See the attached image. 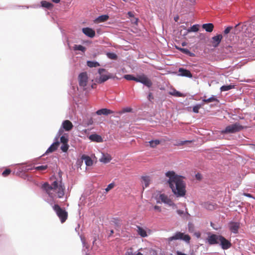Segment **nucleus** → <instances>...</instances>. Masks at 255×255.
<instances>
[{"label": "nucleus", "mask_w": 255, "mask_h": 255, "mask_svg": "<svg viewBox=\"0 0 255 255\" xmlns=\"http://www.w3.org/2000/svg\"><path fill=\"white\" fill-rule=\"evenodd\" d=\"M127 255H133V254L132 252H128L126 254Z\"/></svg>", "instance_id": "nucleus-51"}, {"label": "nucleus", "mask_w": 255, "mask_h": 255, "mask_svg": "<svg viewBox=\"0 0 255 255\" xmlns=\"http://www.w3.org/2000/svg\"><path fill=\"white\" fill-rule=\"evenodd\" d=\"M246 128L240 125V123H236L226 127L224 130L221 131V133L222 134L233 133L239 132Z\"/></svg>", "instance_id": "nucleus-4"}, {"label": "nucleus", "mask_w": 255, "mask_h": 255, "mask_svg": "<svg viewBox=\"0 0 255 255\" xmlns=\"http://www.w3.org/2000/svg\"><path fill=\"white\" fill-rule=\"evenodd\" d=\"M106 70L105 69H99L98 72L101 75L100 78L97 80V82L98 83H103L104 82L108 80L109 79L111 78L112 77L106 75H102L103 72H105Z\"/></svg>", "instance_id": "nucleus-12"}, {"label": "nucleus", "mask_w": 255, "mask_h": 255, "mask_svg": "<svg viewBox=\"0 0 255 255\" xmlns=\"http://www.w3.org/2000/svg\"><path fill=\"white\" fill-rule=\"evenodd\" d=\"M230 230L234 234H237L240 228V223L239 222H231L229 224Z\"/></svg>", "instance_id": "nucleus-13"}, {"label": "nucleus", "mask_w": 255, "mask_h": 255, "mask_svg": "<svg viewBox=\"0 0 255 255\" xmlns=\"http://www.w3.org/2000/svg\"><path fill=\"white\" fill-rule=\"evenodd\" d=\"M11 172V170L9 169H6L2 173V175L3 176H7Z\"/></svg>", "instance_id": "nucleus-42"}, {"label": "nucleus", "mask_w": 255, "mask_h": 255, "mask_svg": "<svg viewBox=\"0 0 255 255\" xmlns=\"http://www.w3.org/2000/svg\"><path fill=\"white\" fill-rule=\"evenodd\" d=\"M62 132H63V130L62 129H60L59 131H58V134H59V136L62 133Z\"/></svg>", "instance_id": "nucleus-52"}, {"label": "nucleus", "mask_w": 255, "mask_h": 255, "mask_svg": "<svg viewBox=\"0 0 255 255\" xmlns=\"http://www.w3.org/2000/svg\"><path fill=\"white\" fill-rule=\"evenodd\" d=\"M203 102H204L205 103H209L213 102H217V103H219V101L217 99V98L215 96H212V97L208 99H203Z\"/></svg>", "instance_id": "nucleus-28"}, {"label": "nucleus", "mask_w": 255, "mask_h": 255, "mask_svg": "<svg viewBox=\"0 0 255 255\" xmlns=\"http://www.w3.org/2000/svg\"><path fill=\"white\" fill-rule=\"evenodd\" d=\"M157 203H163L170 206H176L171 199H170L167 195L164 193L159 194L158 198H157Z\"/></svg>", "instance_id": "nucleus-7"}, {"label": "nucleus", "mask_w": 255, "mask_h": 255, "mask_svg": "<svg viewBox=\"0 0 255 255\" xmlns=\"http://www.w3.org/2000/svg\"><path fill=\"white\" fill-rule=\"evenodd\" d=\"M82 159L84 160V161L85 162V164L87 166H91L92 165L93 162V160L91 159V158L87 155H83L82 156Z\"/></svg>", "instance_id": "nucleus-24"}, {"label": "nucleus", "mask_w": 255, "mask_h": 255, "mask_svg": "<svg viewBox=\"0 0 255 255\" xmlns=\"http://www.w3.org/2000/svg\"><path fill=\"white\" fill-rule=\"evenodd\" d=\"M243 195L245 196H247V197H250V198H252L253 197V196L251 194H249V193H244L243 194Z\"/></svg>", "instance_id": "nucleus-48"}, {"label": "nucleus", "mask_w": 255, "mask_h": 255, "mask_svg": "<svg viewBox=\"0 0 255 255\" xmlns=\"http://www.w3.org/2000/svg\"><path fill=\"white\" fill-rule=\"evenodd\" d=\"M223 39V35L222 34H217L212 37L211 43L212 45L215 47H217Z\"/></svg>", "instance_id": "nucleus-11"}, {"label": "nucleus", "mask_w": 255, "mask_h": 255, "mask_svg": "<svg viewBox=\"0 0 255 255\" xmlns=\"http://www.w3.org/2000/svg\"><path fill=\"white\" fill-rule=\"evenodd\" d=\"M169 94L172 96L177 97H184L186 96L185 95L177 91L175 89H173L172 91L170 92Z\"/></svg>", "instance_id": "nucleus-23"}, {"label": "nucleus", "mask_w": 255, "mask_h": 255, "mask_svg": "<svg viewBox=\"0 0 255 255\" xmlns=\"http://www.w3.org/2000/svg\"><path fill=\"white\" fill-rule=\"evenodd\" d=\"M182 46H185L186 45L185 43V42L182 43Z\"/></svg>", "instance_id": "nucleus-58"}, {"label": "nucleus", "mask_w": 255, "mask_h": 255, "mask_svg": "<svg viewBox=\"0 0 255 255\" xmlns=\"http://www.w3.org/2000/svg\"><path fill=\"white\" fill-rule=\"evenodd\" d=\"M59 142L58 141V138L56 139V141L53 143L48 148L46 151V153L52 152L55 151L59 145Z\"/></svg>", "instance_id": "nucleus-17"}, {"label": "nucleus", "mask_w": 255, "mask_h": 255, "mask_svg": "<svg viewBox=\"0 0 255 255\" xmlns=\"http://www.w3.org/2000/svg\"><path fill=\"white\" fill-rule=\"evenodd\" d=\"M130 111H131V109H130V108H129V109L127 108V109L124 110L125 112H130Z\"/></svg>", "instance_id": "nucleus-50"}, {"label": "nucleus", "mask_w": 255, "mask_h": 255, "mask_svg": "<svg viewBox=\"0 0 255 255\" xmlns=\"http://www.w3.org/2000/svg\"><path fill=\"white\" fill-rule=\"evenodd\" d=\"M41 4L43 7L50 8L52 6V4L46 1H42Z\"/></svg>", "instance_id": "nucleus-35"}, {"label": "nucleus", "mask_w": 255, "mask_h": 255, "mask_svg": "<svg viewBox=\"0 0 255 255\" xmlns=\"http://www.w3.org/2000/svg\"><path fill=\"white\" fill-rule=\"evenodd\" d=\"M68 141L67 137H66L64 135H62L60 137V141L62 144L67 143Z\"/></svg>", "instance_id": "nucleus-38"}, {"label": "nucleus", "mask_w": 255, "mask_h": 255, "mask_svg": "<svg viewBox=\"0 0 255 255\" xmlns=\"http://www.w3.org/2000/svg\"><path fill=\"white\" fill-rule=\"evenodd\" d=\"M138 19L137 18L133 17L132 19H131V22L132 23L137 25L138 23Z\"/></svg>", "instance_id": "nucleus-44"}, {"label": "nucleus", "mask_w": 255, "mask_h": 255, "mask_svg": "<svg viewBox=\"0 0 255 255\" xmlns=\"http://www.w3.org/2000/svg\"><path fill=\"white\" fill-rule=\"evenodd\" d=\"M89 138L92 141L97 142H102L103 141L101 136L97 134H92L89 136Z\"/></svg>", "instance_id": "nucleus-18"}, {"label": "nucleus", "mask_w": 255, "mask_h": 255, "mask_svg": "<svg viewBox=\"0 0 255 255\" xmlns=\"http://www.w3.org/2000/svg\"><path fill=\"white\" fill-rule=\"evenodd\" d=\"M148 99L149 101H151V100L153 99V97L151 93H149L148 96Z\"/></svg>", "instance_id": "nucleus-46"}, {"label": "nucleus", "mask_w": 255, "mask_h": 255, "mask_svg": "<svg viewBox=\"0 0 255 255\" xmlns=\"http://www.w3.org/2000/svg\"><path fill=\"white\" fill-rule=\"evenodd\" d=\"M87 65L90 67H96L99 66L100 65L99 63L97 62L88 61H87Z\"/></svg>", "instance_id": "nucleus-32"}, {"label": "nucleus", "mask_w": 255, "mask_h": 255, "mask_svg": "<svg viewBox=\"0 0 255 255\" xmlns=\"http://www.w3.org/2000/svg\"><path fill=\"white\" fill-rule=\"evenodd\" d=\"M177 48L180 51H181V52L184 53V54H186L188 55H189V56H191V57H194L195 56V54L192 53V52H191L187 48Z\"/></svg>", "instance_id": "nucleus-26"}, {"label": "nucleus", "mask_w": 255, "mask_h": 255, "mask_svg": "<svg viewBox=\"0 0 255 255\" xmlns=\"http://www.w3.org/2000/svg\"><path fill=\"white\" fill-rule=\"evenodd\" d=\"M165 175L168 178L167 183L174 195L176 197H184L186 193L185 177L176 174L173 171L166 172Z\"/></svg>", "instance_id": "nucleus-1"}, {"label": "nucleus", "mask_w": 255, "mask_h": 255, "mask_svg": "<svg viewBox=\"0 0 255 255\" xmlns=\"http://www.w3.org/2000/svg\"><path fill=\"white\" fill-rule=\"evenodd\" d=\"M42 188L50 197L54 198L57 196L58 198H61L64 195L65 187L61 181H55L51 185L45 183Z\"/></svg>", "instance_id": "nucleus-2"}, {"label": "nucleus", "mask_w": 255, "mask_h": 255, "mask_svg": "<svg viewBox=\"0 0 255 255\" xmlns=\"http://www.w3.org/2000/svg\"><path fill=\"white\" fill-rule=\"evenodd\" d=\"M48 168V166L47 165H41L36 167H34L33 168L36 170L38 171H42L45 170Z\"/></svg>", "instance_id": "nucleus-36"}, {"label": "nucleus", "mask_w": 255, "mask_h": 255, "mask_svg": "<svg viewBox=\"0 0 255 255\" xmlns=\"http://www.w3.org/2000/svg\"><path fill=\"white\" fill-rule=\"evenodd\" d=\"M233 29V27L232 26H228L224 30V33L225 34H228L231 30Z\"/></svg>", "instance_id": "nucleus-43"}, {"label": "nucleus", "mask_w": 255, "mask_h": 255, "mask_svg": "<svg viewBox=\"0 0 255 255\" xmlns=\"http://www.w3.org/2000/svg\"><path fill=\"white\" fill-rule=\"evenodd\" d=\"M115 186V184L114 183H111L109 184L107 187L105 189V190L107 192H109L110 190L113 189Z\"/></svg>", "instance_id": "nucleus-41"}, {"label": "nucleus", "mask_w": 255, "mask_h": 255, "mask_svg": "<svg viewBox=\"0 0 255 255\" xmlns=\"http://www.w3.org/2000/svg\"><path fill=\"white\" fill-rule=\"evenodd\" d=\"M53 2H55V3H58L60 2V0H51Z\"/></svg>", "instance_id": "nucleus-53"}, {"label": "nucleus", "mask_w": 255, "mask_h": 255, "mask_svg": "<svg viewBox=\"0 0 255 255\" xmlns=\"http://www.w3.org/2000/svg\"><path fill=\"white\" fill-rule=\"evenodd\" d=\"M124 78L127 80H133L136 82H140L148 88L151 87L152 83L150 79L144 74L138 75L136 77L132 75L127 74L124 76Z\"/></svg>", "instance_id": "nucleus-3"}, {"label": "nucleus", "mask_w": 255, "mask_h": 255, "mask_svg": "<svg viewBox=\"0 0 255 255\" xmlns=\"http://www.w3.org/2000/svg\"><path fill=\"white\" fill-rule=\"evenodd\" d=\"M107 55L111 59H116L117 58V55L114 53H108Z\"/></svg>", "instance_id": "nucleus-40"}, {"label": "nucleus", "mask_w": 255, "mask_h": 255, "mask_svg": "<svg viewBox=\"0 0 255 255\" xmlns=\"http://www.w3.org/2000/svg\"><path fill=\"white\" fill-rule=\"evenodd\" d=\"M149 146L151 148L156 147L157 145L160 143V141L158 139L152 140L149 142Z\"/></svg>", "instance_id": "nucleus-29"}, {"label": "nucleus", "mask_w": 255, "mask_h": 255, "mask_svg": "<svg viewBox=\"0 0 255 255\" xmlns=\"http://www.w3.org/2000/svg\"><path fill=\"white\" fill-rule=\"evenodd\" d=\"M214 25L213 23H205L202 25V28L204 29L207 32H211L214 29Z\"/></svg>", "instance_id": "nucleus-22"}, {"label": "nucleus", "mask_w": 255, "mask_h": 255, "mask_svg": "<svg viewBox=\"0 0 255 255\" xmlns=\"http://www.w3.org/2000/svg\"><path fill=\"white\" fill-rule=\"evenodd\" d=\"M113 113H114L113 111L106 108L99 110L96 112V114L98 115H108Z\"/></svg>", "instance_id": "nucleus-19"}, {"label": "nucleus", "mask_w": 255, "mask_h": 255, "mask_svg": "<svg viewBox=\"0 0 255 255\" xmlns=\"http://www.w3.org/2000/svg\"><path fill=\"white\" fill-rule=\"evenodd\" d=\"M74 49L75 50H80L83 52H85L86 48L81 45H75L74 46Z\"/></svg>", "instance_id": "nucleus-31"}, {"label": "nucleus", "mask_w": 255, "mask_h": 255, "mask_svg": "<svg viewBox=\"0 0 255 255\" xmlns=\"http://www.w3.org/2000/svg\"><path fill=\"white\" fill-rule=\"evenodd\" d=\"M201 108V105H197L193 107V112L195 113H199V109Z\"/></svg>", "instance_id": "nucleus-39"}, {"label": "nucleus", "mask_w": 255, "mask_h": 255, "mask_svg": "<svg viewBox=\"0 0 255 255\" xmlns=\"http://www.w3.org/2000/svg\"><path fill=\"white\" fill-rule=\"evenodd\" d=\"M177 213L179 214H181L183 213V212L181 211V210H177Z\"/></svg>", "instance_id": "nucleus-54"}, {"label": "nucleus", "mask_w": 255, "mask_h": 255, "mask_svg": "<svg viewBox=\"0 0 255 255\" xmlns=\"http://www.w3.org/2000/svg\"><path fill=\"white\" fill-rule=\"evenodd\" d=\"M88 77L86 72L80 73L78 76L79 84L80 87H85L87 86Z\"/></svg>", "instance_id": "nucleus-8"}, {"label": "nucleus", "mask_w": 255, "mask_h": 255, "mask_svg": "<svg viewBox=\"0 0 255 255\" xmlns=\"http://www.w3.org/2000/svg\"><path fill=\"white\" fill-rule=\"evenodd\" d=\"M178 75L183 77H186L188 78H192V74L189 70L184 69L183 68H180L178 70Z\"/></svg>", "instance_id": "nucleus-14"}, {"label": "nucleus", "mask_w": 255, "mask_h": 255, "mask_svg": "<svg viewBox=\"0 0 255 255\" xmlns=\"http://www.w3.org/2000/svg\"><path fill=\"white\" fill-rule=\"evenodd\" d=\"M128 14L129 16V17L133 18V14L132 12H131V11L128 12Z\"/></svg>", "instance_id": "nucleus-49"}, {"label": "nucleus", "mask_w": 255, "mask_h": 255, "mask_svg": "<svg viewBox=\"0 0 255 255\" xmlns=\"http://www.w3.org/2000/svg\"><path fill=\"white\" fill-rule=\"evenodd\" d=\"M219 242L220 243V245L223 250H227L230 248L232 246L231 242L222 236H221L219 238Z\"/></svg>", "instance_id": "nucleus-10"}, {"label": "nucleus", "mask_w": 255, "mask_h": 255, "mask_svg": "<svg viewBox=\"0 0 255 255\" xmlns=\"http://www.w3.org/2000/svg\"><path fill=\"white\" fill-rule=\"evenodd\" d=\"M197 178L199 177V176H198V175H196Z\"/></svg>", "instance_id": "nucleus-60"}, {"label": "nucleus", "mask_w": 255, "mask_h": 255, "mask_svg": "<svg viewBox=\"0 0 255 255\" xmlns=\"http://www.w3.org/2000/svg\"><path fill=\"white\" fill-rule=\"evenodd\" d=\"M178 18H178V16H177V17H174V20H175V21H177V20H178Z\"/></svg>", "instance_id": "nucleus-55"}, {"label": "nucleus", "mask_w": 255, "mask_h": 255, "mask_svg": "<svg viewBox=\"0 0 255 255\" xmlns=\"http://www.w3.org/2000/svg\"><path fill=\"white\" fill-rule=\"evenodd\" d=\"M82 32L87 36L92 38L95 35V31L92 28L85 27L82 29Z\"/></svg>", "instance_id": "nucleus-15"}, {"label": "nucleus", "mask_w": 255, "mask_h": 255, "mask_svg": "<svg viewBox=\"0 0 255 255\" xmlns=\"http://www.w3.org/2000/svg\"><path fill=\"white\" fill-rule=\"evenodd\" d=\"M69 148V145L67 143L62 144L61 146V149L63 152H66Z\"/></svg>", "instance_id": "nucleus-37"}, {"label": "nucleus", "mask_w": 255, "mask_h": 255, "mask_svg": "<svg viewBox=\"0 0 255 255\" xmlns=\"http://www.w3.org/2000/svg\"><path fill=\"white\" fill-rule=\"evenodd\" d=\"M221 235L212 234L207 238L208 244L210 245L218 244L219 243V238Z\"/></svg>", "instance_id": "nucleus-9"}, {"label": "nucleus", "mask_w": 255, "mask_h": 255, "mask_svg": "<svg viewBox=\"0 0 255 255\" xmlns=\"http://www.w3.org/2000/svg\"><path fill=\"white\" fill-rule=\"evenodd\" d=\"M234 87V86L233 85H224L221 87V91H227L229 90H231L233 89Z\"/></svg>", "instance_id": "nucleus-30"}, {"label": "nucleus", "mask_w": 255, "mask_h": 255, "mask_svg": "<svg viewBox=\"0 0 255 255\" xmlns=\"http://www.w3.org/2000/svg\"><path fill=\"white\" fill-rule=\"evenodd\" d=\"M53 209L56 212L62 223H64L68 218V213L66 210L61 208L58 204L53 206Z\"/></svg>", "instance_id": "nucleus-5"}, {"label": "nucleus", "mask_w": 255, "mask_h": 255, "mask_svg": "<svg viewBox=\"0 0 255 255\" xmlns=\"http://www.w3.org/2000/svg\"><path fill=\"white\" fill-rule=\"evenodd\" d=\"M188 142V141H184V142Z\"/></svg>", "instance_id": "nucleus-62"}, {"label": "nucleus", "mask_w": 255, "mask_h": 255, "mask_svg": "<svg viewBox=\"0 0 255 255\" xmlns=\"http://www.w3.org/2000/svg\"><path fill=\"white\" fill-rule=\"evenodd\" d=\"M142 179V182L143 184V188H146L148 186L150 182V178L149 176H142L141 177Z\"/></svg>", "instance_id": "nucleus-25"}, {"label": "nucleus", "mask_w": 255, "mask_h": 255, "mask_svg": "<svg viewBox=\"0 0 255 255\" xmlns=\"http://www.w3.org/2000/svg\"><path fill=\"white\" fill-rule=\"evenodd\" d=\"M154 209L155 210H157V211H158L159 212H161V208L159 206H157V205H156V206H155L154 207Z\"/></svg>", "instance_id": "nucleus-45"}, {"label": "nucleus", "mask_w": 255, "mask_h": 255, "mask_svg": "<svg viewBox=\"0 0 255 255\" xmlns=\"http://www.w3.org/2000/svg\"><path fill=\"white\" fill-rule=\"evenodd\" d=\"M194 235L197 238H199L201 237V233L199 232H195Z\"/></svg>", "instance_id": "nucleus-47"}, {"label": "nucleus", "mask_w": 255, "mask_h": 255, "mask_svg": "<svg viewBox=\"0 0 255 255\" xmlns=\"http://www.w3.org/2000/svg\"><path fill=\"white\" fill-rule=\"evenodd\" d=\"M191 239L190 237L188 235H185L184 233L180 232H177L175 235L167 239L169 243L173 240H182L187 243H189Z\"/></svg>", "instance_id": "nucleus-6"}, {"label": "nucleus", "mask_w": 255, "mask_h": 255, "mask_svg": "<svg viewBox=\"0 0 255 255\" xmlns=\"http://www.w3.org/2000/svg\"><path fill=\"white\" fill-rule=\"evenodd\" d=\"M215 206H216L215 205L209 203H207L205 204V207L209 210L215 209Z\"/></svg>", "instance_id": "nucleus-34"}, {"label": "nucleus", "mask_w": 255, "mask_h": 255, "mask_svg": "<svg viewBox=\"0 0 255 255\" xmlns=\"http://www.w3.org/2000/svg\"><path fill=\"white\" fill-rule=\"evenodd\" d=\"M197 178L199 177V176H198V175H196Z\"/></svg>", "instance_id": "nucleus-59"}, {"label": "nucleus", "mask_w": 255, "mask_h": 255, "mask_svg": "<svg viewBox=\"0 0 255 255\" xmlns=\"http://www.w3.org/2000/svg\"><path fill=\"white\" fill-rule=\"evenodd\" d=\"M112 160V157L109 154H103L102 156L100 159V161L104 163H107Z\"/></svg>", "instance_id": "nucleus-21"}, {"label": "nucleus", "mask_w": 255, "mask_h": 255, "mask_svg": "<svg viewBox=\"0 0 255 255\" xmlns=\"http://www.w3.org/2000/svg\"><path fill=\"white\" fill-rule=\"evenodd\" d=\"M238 25H236V26H235V28L237 27L238 26Z\"/></svg>", "instance_id": "nucleus-61"}, {"label": "nucleus", "mask_w": 255, "mask_h": 255, "mask_svg": "<svg viewBox=\"0 0 255 255\" xmlns=\"http://www.w3.org/2000/svg\"><path fill=\"white\" fill-rule=\"evenodd\" d=\"M199 30V25L197 24L193 25L188 30V32H197Z\"/></svg>", "instance_id": "nucleus-33"}, {"label": "nucleus", "mask_w": 255, "mask_h": 255, "mask_svg": "<svg viewBox=\"0 0 255 255\" xmlns=\"http://www.w3.org/2000/svg\"><path fill=\"white\" fill-rule=\"evenodd\" d=\"M114 233V231L112 230L111 231V235H112Z\"/></svg>", "instance_id": "nucleus-57"}, {"label": "nucleus", "mask_w": 255, "mask_h": 255, "mask_svg": "<svg viewBox=\"0 0 255 255\" xmlns=\"http://www.w3.org/2000/svg\"><path fill=\"white\" fill-rule=\"evenodd\" d=\"M62 127L66 131H70L72 129L73 125L70 121L65 120L63 122Z\"/></svg>", "instance_id": "nucleus-16"}, {"label": "nucleus", "mask_w": 255, "mask_h": 255, "mask_svg": "<svg viewBox=\"0 0 255 255\" xmlns=\"http://www.w3.org/2000/svg\"><path fill=\"white\" fill-rule=\"evenodd\" d=\"M136 232L141 237L144 238L147 236L146 231L142 227L139 226H136Z\"/></svg>", "instance_id": "nucleus-20"}, {"label": "nucleus", "mask_w": 255, "mask_h": 255, "mask_svg": "<svg viewBox=\"0 0 255 255\" xmlns=\"http://www.w3.org/2000/svg\"><path fill=\"white\" fill-rule=\"evenodd\" d=\"M135 255H143V254L140 252H138Z\"/></svg>", "instance_id": "nucleus-56"}, {"label": "nucleus", "mask_w": 255, "mask_h": 255, "mask_svg": "<svg viewBox=\"0 0 255 255\" xmlns=\"http://www.w3.org/2000/svg\"><path fill=\"white\" fill-rule=\"evenodd\" d=\"M109 18V16L107 15H102L99 16L95 20V22L99 23L105 21L107 20Z\"/></svg>", "instance_id": "nucleus-27"}]
</instances>
